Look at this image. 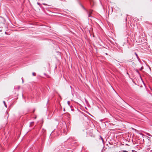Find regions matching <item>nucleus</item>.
Instances as JSON below:
<instances>
[{"label": "nucleus", "mask_w": 152, "mask_h": 152, "mask_svg": "<svg viewBox=\"0 0 152 152\" xmlns=\"http://www.w3.org/2000/svg\"><path fill=\"white\" fill-rule=\"evenodd\" d=\"M43 5H47L46 4H45V3H43Z\"/></svg>", "instance_id": "nucleus-10"}, {"label": "nucleus", "mask_w": 152, "mask_h": 152, "mask_svg": "<svg viewBox=\"0 0 152 152\" xmlns=\"http://www.w3.org/2000/svg\"><path fill=\"white\" fill-rule=\"evenodd\" d=\"M33 123H34V122H31V123H30V126H31V124H33Z\"/></svg>", "instance_id": "nucleus-8"}, {"label": "nucleus", "mask_w": 152, "mask_h": 152, "mask_svg": "<svg viewBox=\"0 0 152 152\" xmlns=\"http://www.w3.org/2000/svg\"><path fill=\"white\" fill-rule=\"evenodd\" d=\"M3 103H4V104L5 107H7V105L6 104V103H5V102L4 101H3Z\"/></svg>", "instance_id": "nucleus-3"}, {"label": "nucleus", "mask_w": 152, "mask_h": 152, "mask_svg": "<svg viewBox=\"0 0 152 152\" xmlns=\"http://www.w3.org/2000/svg\"><path fill=\"white\" fill-rule=\"evenodd\" d=\"M67 103H68V104L69 105V103L70 102L69 101H68Z\"/></svg>", "instance_id": "nucleus-12"}, {"label": "nucleus", "mask_w": 152, "mask_h": 152, "mask_svg": "<svg viewBox=\"0 0 152 152\" xmlns=\"http://www.w3.org/2000/svg\"><path fill=\"white\" fill-rule=\"evenodd\" d=\"M37 4H38V5H40V3H39L38 2V3H37Z\"/></svg>", "instance_id": "nucleus-13"}, {"label": "nucleus", "mask_w": 152, "mask_h": 152, "mask_svg": "<svg viewBox=\"0 0 152 152\" xmlns=\"http://www.w3.org/2000/svg\"><path fill=\"white\" fill-rule=\"evenodd\" d=\"M83 8H84V9H85V8L84 7H83Z\"/></svg>", "instance_id": "nucleus-16"}, {"label": "nucleus", "mask_w": 152, "mask_h": 152, "mask_svg": "<svg viewBox=\"0 0 152 152\" xmlns=\"http://www.w3.org/2000/svg\"><path fill=\"white\" fill-rule=\"evenodd\" d=\"M148 136H151V135L149 133H148Z\"/></svg>", "instance_id": "nucleus-11"}, {"label": "nucleus", "mask_w": 152, "mask_h": 152, "mask_svg": "<svg viewBox=\"0 0 152 152\" xmlns=\"http://www.w3.org/2000/svg\"><path fill=\"white\" fill-rule=\"evenodd\" d=\"M45 75H46V77H47V78H49V76L48 75H46V74H44Z\"/></svg>", "instance_id": "nucleus-5"}, {"label": "nucleus", "mask_w": 152, "mask_h": 152, "mask_svg": "<svg viewBox=\"0 0 152 152\" xmlns=\"http://www.w3.org/2000/svg\"><path fill=\"white\" fill-rule=\"evenodd\" d=\"M132 151V152H137V151H135V150H133Z\"/></svg>", "instance_id": "nucleus-7"}, {"label": "nucleus", "mask_w": 152, "mask_h": 152, "mask_svg": "<svg viewBox=\"0 0 152 152\" xmlns=\"http://www.w3.org/2000/svg\"><path fill=\"white\" fill-rule=\"evenodd\" d=\"M2 31V30H0V31Z\"/></svg>", "instance_id": "nucleus-17"}, {"label": "nucleus", "mask_w": 152, "mask_h": 152, "mask_svg": "<svg viewBox=\"0 0 152 152\" xmlns=\"http://www.w3.org/2000/svg\"><path fill=\"white\" fill-rule=\"evenodd\" d=\"M143 69V68L142 67H141V69Z\"/></svg>", "instance_id": "nucleus-15"}, {"label": "nucleus", "mask_w": 152, "mask_h": 152, "mask_svg": "<svg viewBox=\"0 0 152 152\" xmlns=\"http://www.w3.org/2000/svg\"><path fill=\"white\" fill-rule=\"evenodd\" d=\"M86 11H87V12H88V17L90 16V15L92 13V11H91V10H90L89 11H88L87 10H86Z\"/></svg>", "instance_id": "nucleus-1"}, {"label": "nucleus", "mask_w": 152, "mask_h": 152, "mask_svg": "<svg viewBox=\"0 0 152 152\" xmlns=\"http://www.w3.org/2000/svg\"><path fill=\"white\" fill-rule=\"evenodd\" d=\"M134 54H135V55H136L137 58V59L138 60H139L140 59H139V58L138 56V55L137 54V53L136 52H135L134 53Z\"/></svg>", "instance_id": "nucleus-2"}, {"label": "nucleus", "mask_w": 152, "mask_h": 152, "mask_svg": "<svg viewBox=\"0 0 152 152\" xmlns=\"http://www.w3.org/2000/svg\"><path fill=\"white\" fill-rule=\"evenodd\" d=\"M32 75L33 76H35L36 75V74L35 72H33Z\"/></svg>", "instance_id": "nucleus-4"}, {"label": "nucleus", "mask_w": 152, "mask_h": 152, "mask_svg": "<svg viewBox=\"0 0 152 152\" xmlns=\"http://www.w3.org/2000/svg\"><path fill=\"white\" fill-rule=\"evenodd\" d=\"M22 83H23L24 81H23V77H22Z\"/></svg>", "instance_id": "nucleus-9"}, {"label": "nucleus", "mask_w": 152, "mask_h": 152, "mask_svg": "<svg viewBox=\"0 0 152 152\" xmlns=\"http://www.w3.org/2000/svg\"><path fill=\"white\" fill-rule=\"evenodd\" d=\"M100 138H101V139L102 140V141L103 142V139L101 136H100Z\"/></svg>", "instance_id": "nucleus-6"}, {"label": "nucleus", "mask_w": 152, "mask_h": 152, "mask_svg": "<svg viewBox=\"0 0 152 152\" xmlns=\"http://www.w3.org/2000/svg\"><path fill=\"white\" fill-rule=\"evenodd\" d=\"M74 109H71V110H72V111H74Z\"/></svg>", "instance_id": "nucleus-14"}]
</instances>
